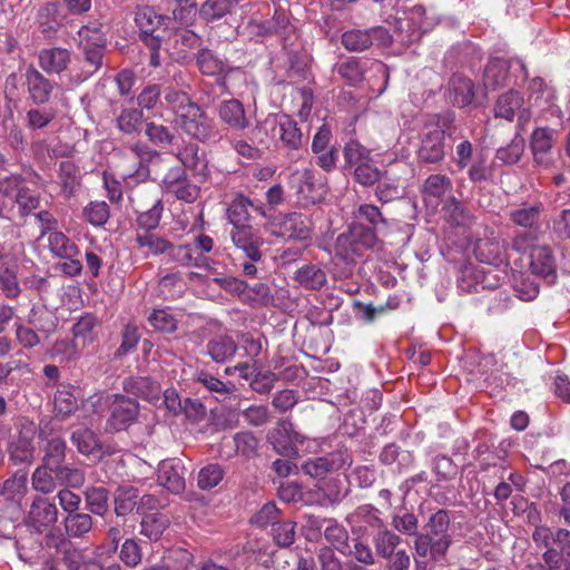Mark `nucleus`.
Wrapping results in <instances>:
<instances>
[{
	"label": "nucleus",
	"instance_id": "nucleus-1",
	"mask_svg": "<svg viewBox=\"0 0 570 570\" xmlns=\"http://www.w3.org/2000/svg\"><path fill=\"white\" fill-rule=\"evenodd\" d=\"M379 238L372 229H366L365 225L356 223L351 225L347 232L337 236L334 254L336 258L351 265L363 255L364 250L374 248Z\"/></svg>",
	"mask_w": 570,
	"mask_h": 570
},
{
	"label": "nucleus",
	"instance_id": "nucleus-2",
	"mask_svg": "<svg viewBox=\"0 0 570 570\" xmlns=\"http://www.w3.org/2000/svg\"><path fill=\"white\" fill-rule=\"evenodd\" d=\"M158 153L142 141L128 144L122 148V178L128 185L146 181L150 176L149 164Z\"/></svg>",
	"mask_w": 570,
	"mask_h": 570
},
{
	"label": "nucleus",
	"instance_id": "nucleus-3",
	"mask_svg": "<svg viewBox=\"0 0 570 570\" xmlns=\"http://www.w3.org/2000/svg\"><path fill=\"white\" fill-rule=\"evenodd\" d=\"M177 124L186 135L202 142H218L222 139L217 125L196 102L181 114Z\"/></svg>",
	"mask_w": 570,
	"mask_h": 570
},
{
	"label": "nucleus",
	"instance_id": "nucleus-4",
	"mask_svg": "<svg viewBox=\"0 0 570 570\" xmlns=\"http://www.w3.org/2000/svg\"><path fill=\"white\" fill-rule=\"evenodd\" d=\"M135 240L140 249L144 250L145 256H159L165 255L167 263H188L190 255L188 248L178 247L167 238L151 233V230L140 232L137 230Z\"/></svg>",
	"mask_w": 570,
	"mask_h": 570
},
{
	"label": "nucleus",
	"instance_id": "nucleus-5",
	"mask_svg": "<svg viewBox=\"0 0 570 570\" xmlns=\"http://www.w3.org/2000/svg\"><path fill=\"white\" fill-rule=\"evenodd\" d=\"M268 208L261 200H253L242 193L234 195L226 209V218L233 229L253 227L250 210L261 217H268Z\"/></svg>",
	"mask_w": 570,
	"mask_h": 570
},
{
	"label": "nucleus",
	"instance_id": "nucleus-6",
	"mask_svg": "<svg viewBox=\"0 0 570 570\" xmlns=\"http://www.w3.org/2000/svg\"><path fill=\"white\" fill-rule=\"evenodd\" d=\"M267 441L278 454L293 459L298 456L296 444L304 443L305 436L294 430L292 422L281 420L268 431Z\"/></svg>",
	"mask_w": 570,
	"mask_h": 570
},
{
	"label": "nucleus",
	"instance_id": "nucleus-7",
	"mask_svg": "<svg viewBox=\"0 0 570 570\" xmlns=\"http://www.w3.org/2000/svg\"><path fill=\"white\" fill-rule=\"evenodd\" d=\"M291 187L295 190L298 200L304 206L316 204L326 195L325 185L316 179L314 170L309 168L293 173Z\"/></svg>",
	"mask_w": 570,
	"mask_h": 570
},
{
	"label": "nucleus",
	"instance_id": "nucleus-8",
	"mask_svg": "<svg viewBox=\"0 0 570 570\" xmlns=\"http://www.w3.org/2000/svg\"><path fill=\"white\" fill-rule=\"evenodd\" d=\"M509 217L515 225L532 229L538 224L540 208L535 205L523 206L510 210ZM535 238V230L519 233L512 240V247L517 252H525Z\"/></svg>",
	"mask_w": 570,
	"mask_h": 570
},
{
	"label": "nucleus",
	"instance_id": "nucleus-9",
	"mask_svg": "<svg viewBox=\"0 0 570 570\" xmlns=\"http://www.w3.org/2000/svg\"><path fill=\"white\" fill-rule=\"evenodd\" d=\"M56 504L45 497H36L26 517V525L33 532L43 533L58 521Z\"/></svg>",
	"mask_w": 570,
	"mask_h": 570
},
{
	"label": "nucleus",
	"instance_id": "nucleus-10",
	"mask_svg": "<svg viewBox=\"0 0 570 570\" xmlns=\"http://www.w3.org/2000/svg\"><path fill=\"white\" fill-rule=\"evenodd\" d=\"M138 413L139 404L136 400L116 394L110 407L106 431L114 433L126 430L137 420Z\"/></svg>",
	"mask_w": 570,
	"mask_h": 570
},
{
	"label": "nucleus",
	"instance_id": "nucleus-11",
	"mask_svg": "<svg viewBox=\"0 0 570 570\" xmlns=\"http://www.w3.org/2000/svg\"><path fill=\"white\" fill-rule=\"evenodd\" d=\"M421 164H440L445 158V130L432 127L422 132L421 144L416 151Z\"/></svg>",
	"mask_w": 570,
	"mask_h": 570
},
{
	"label": "nucleus",
	"instance_id": "nucleus-12",
	"mask_svg": "<svg viewBox=\"0 0 570 570\" xmlns=\"http://www.w3.org/2000/svg\"><path fill=\"white\" fill-rule=\"evenodd\" d=\"M161 186L167 194L188 204L196 202L199 197V187L188 179L185 170L180 167L168 170Z\"/></svg>",
	"mask_w": 570,
	"mask_h": 570
},
{
	"label": "nucleus",
	"instance_id": "nucleus-13",
	"mask_svg": "<svg viewBox=\"0 0 570 570\" xmlns=\"http://www.w3.org/2000/svg\"><path fill=\"white\" fill-rule=\"evenodd\" d=\"M271 125L274 138H278L283 146L289 150H298L303 146V134L297 122L287 115H281L266 120Z\"/></svg>",
	"mask_w": 570,
	"mask_h": 570
},
{
	"label": "nucleus",
	"instance_id": "nucleus-14",
	"mask_svg": "<svg viewBox=\"0 0 570 570\" xmlns=\"http://www.w3.org/2000/svg\"><path fill=\"white\" fill-rule=\"evenodd\" d=\"M186 469L179 459L164 460L157 472L158 483L171 493L178 494L185 490Z\"/></svg>",
	"mask_w": 570,
	"mask_h": 570
},
{
	"label": "nucleus",
	"instance_id": "nucleus-15",
	"mask_svg": "<svg viewBox=\"0 0 570 570\" xmlns=\"http://www.w3.org/2000/svg\"><path fill=\"white\" fill-rule=\"evenodd\" d=\"M135 21L140 30L141 40L146 46H158V40H161L159 30L163 26L164 18L156 13L150 7H144L136 12Z\"/></svg>",
	"mask_w": 570,
	"mask_h": 570
},
{
	"label": "nucleus",
	"instance_id": "nucleus-16",
	"mask_svg": "<svg viewBox=\"0 0 570 570\" xmlns=\"http://www.w3.org/2000/svg\"><path fill=\"white\" fill-rule=\"evenodd\" d=\"M230 238L235 247L242 250L246 258L262 262L261 246L263 245V238L257 230L253 227L232 229Z\"/></svg>",
	"mask_w": 570,
	"mask_h": 570
},
{
	"label": "nucleus",
	"instance_id": "nucleus-17",
	"mask_svg": "<svg viewBox=\"0 0 570 570\" xmlns=\"http://www.w3.org/2000/svg\"><path fill=\"white\" fill-rule=\"evenodd\" d=\"M491 236L478 239L474 255L481 263L499 266L507 262L504 243L491 230Z\"/></svg>",
	"mask_w": 570,
	"mask_h": 570
},
{
	"label": "nucleus",
	"instance_id": "nucleus-18",
	"mask_svg": "<svg viewBox=\"0 0 570 570\" xmlns=\"http://www.w3.org/2000/svg\"><path fill=\"white\" fill-rule=\"evenodd\" d=\"M523 71L524 77H528L525 66L519 59L513 60ZM512 61L502 58L491 59L484 68L483 85L489 90H497L507 85L509 69Z\"/></svg>",
	"mask_w": 570,
	"mask_h": 570
},
{
	"label": "nucleus",
	"instance_id": "nucleus-19",
	"mask_svg": "<svg viewBox=\"0 0 570 570\" xmlns=\"http://www.w3.org/2000/svg\"><path fill=\"white\" fill-rule=\"evenodd\" d=\"M24 85L27 86L29 98L36 105H43L50 100L53 83L33 66H29L26 69Z\"/></svg>",
	"mask_w": 570,
	"mask_h": 570
},
{
	"label": "nucleus",
	"instance_id": "nucleus-20",
	"mask_svg": "<svg viewBox=\"0 0 570 570\" xmlns=\"http://www.w3.org/2000/svg\"><path fill=\"white\" fill-rule=\"evenodd\" d=\"M532 539L537 546L554 544L561 554L570 559V531L568 529L538 525L532 533Z\"/></svg>",
	"mask_w": 570,
	"mask_h": 570
},
{
	"label": "nucleus",
	"instance_id": "nucleus-21",
	"mask_svg": "<svg viewBox=\"0 0 570 570\" xmlns=\"http://www.w3.org/2000/svg\"><path fill=\"white\" fill-rule=\"evenodd\" d=\"M124 391L156 404L161 399L160 385L146 376L128 377L122 383Z\"/></svg>",
	"mask_w": 570,
	"mask_h": 570
},
{
	"label": "nucleus",
	"instance_id": "nucleus-22",
	"mask_svg": "<svg viewBox=\"0 0 570 570\" xmlns=\"http://www.w3.org/2000/svg\"><path fill=\"white\" fill-rule=\"evenodd\" d=\"M523 102V97L519 91L510 90L498 98L494 115L495 117L511 121L515 112L520 111L519 119L527 121L530 115L527 109H521Z\"/></svg>",
	"mask_w": 570,
	"mask_h": 570
},
{
	"label": "nucleus",
	"instance_id": "nucleus-23",
	"mask_svg": "<svg viewBox=\"0 0 570 570\" xmlns=\"http://www.w3.org/2000/svg\"><path fill=\"white\" fill-rule=\"evenodd\" d=\"M344 463L341 453H330L325 456L308 459L303 463L302 470L312 478H324L327 473L340 470Z\"/></svg>",
	"mask_w": 570,
	"mask_h": 570
},
{
	"label": "nucleus",
	"instance_id": "nucleus-24",
	"mask_svg": "<svg viewBox=\"0 0 570 570\" xmlns=\"http://www.w3.org/2000/svg\"><path fill=\"white\" fill-rule=\"evenodd\" d=\"M178 247L188 248L190 259L188 263H178L185 267H207L209 265L206 254L210 253L214 248V240L210 236L200 234L195 237L193 244H178Z\"/></svg>",
	"mask_w": 570,
	"mask_h": 570
},
{
	"label": "nucleus",
	"instance_id": "nucleus-25",
	"mask_svg": "<svg viewBox=\"0 0 570 570\" xmlns=\"http://www.w3.org/2000/svg\"><path fill=\"white\" fill-rule=\"evenodd\" d=\"M70 62V52L60 47L42 49L38 53L39 67L47 73H61Z\"/></svg>",
	"mask_w": 570,
	"mask_h": 570
},
{
	"label": "nucleus",
	"instance_id": "nucleus-26",
	"mask_svg": "<svg viewBox=\"0 0 570 570\" xmlns=\"http://www.w3.org/2000/svg\"><path fill=\"white\" fill-rule=\"evenodd\" d=\"M530 269L533 274L549 277L556 273V259L549 246L534 245L530 247Z\"/></svg>",
	"mask_w": 570,
	"mask_h": 570
},
{
	"label": "nucleus",
	"instance_id": "nucleus-27",
	"mask_svg": "<svg viewBox=\"0 0 570 570\" xmlns=\"http://www.w3.org/2000/svg\"><path fill=\"white\" fill-rule=\"evenodd\" d=\"M195 381L214 394L215 399L219 402L235 397L236 386L234 383L223 382L207 371H198L195 374Z\"/></svg>",
	"mask_w": 570,
	"mask_h": 570
},
{
	"label": "nucleus",
	"instance_id": "nucleus-28",
	"mask_svg": "<svg viewBox=\"0 0 570 570\" xmlns=\"http://www.w3.org/2000/svg\"><path fill=\"white\" fill-rule=\"evenodd\" d=\"M220 120L236 130H243L249 126L243 104L237 99H228L220 102L218 108Z\"/></svg>",
	"mask_w": 570,
	"mask_h": 570
},
{
	"label": "nucleus",
	"instance_id": "nucleus-29",
	"mask_svg": "<svg viewBox=\"0 0 570 570\" xmlns=\"http://www.w3.org/2000/svg\"><path fill=\"white\" fill-rule=\"evenodd\" d=\"M451 544V539H434L431 534H416V540L414 542V549L419 557H428L438 561L441 560L449 547Z\"/></svg>",
	"mask_w": 570,
	"mask_h": 570
},
{
	"label": "nucleus",
	"instance_id": "nucleus-30",
	"mask_svg": "<svg viewBox=\"0 0 570 570\" xmlns=\"http://www.w3.org/2000/svg\"><path fill=\"white\" fill-rule=\"evenodd\" d=\"M81 174L79 167L71 160H63L59 164L58 169V184L60 186L61 195L65 198H70L76 194L80 186Z\"/></svg>",
	"mask_w": 570,
	"mask_h": 570
},
{
	"label": "nucleus",
	"instance_id": "nucleus-31",
	"mask_svg": "<svg viewBox=\"0 0 570 570\" xmlns=\"http://www.w3.org/2000/svg\"><path fill=\"white\" fill-rule=\"evenodd\" d=\"M238 344L228 335H216L206 344V354L215 363L229 361L237 352Z\"/></svg>",
	"mask_w": 570,
	"mask_h": 570
},
{
	"label": "nucleus",
	"instance_id": "nucleus-32",
	"mask_svg": "<svg viewBox=\"0 0 570 570\" xmlns=\"http://www.w3.org/2000/svg\"><path fill=\"white\" fill-rule=\"evenodd\" d=\"M553 146L552 130L549 128H537L531 136V151L538 165L549 166V151Z\"/></svg>",
	"mask_w": 570,
	"mask_h": 570
},
{
	"label": "nucleus",
	"instance_id": "nucleus-33",
	"mask_svg": "<svg viewBox=\"0 0 570 570\" xmlns=\"http://www.w3.org/2000/svg\"><path fill=\"white\" fill-rule=\"evenodd\" d=\"M79 391L72 385H61L55 394V413L65 420L78 409Z\"/></svg>",
	"mask_w": 570,
	"mask_h": 570
},
{
	"label": "nucleus",
	"instance_id": "nucleus-34",
	"mask_svg": "<svg viewBox=\"0 0 570 570\" xmlns=\"http://www.w3.org/2000/svg\"><path fill=\"white\" fill-rule=\"evenodd\" d=\"M27 322L46 337L51 335L58 325L56 315L45 305H33Z\"/></svg>",
	"mask_w": 570,
	"mask_h": 570
},
{
	"label": "nucleus",
	"instance_id": "nucleus-35",
	"mask_svg": "<svg viewBox=\"0 0 570 570\" xmlns=\"http://www.w3.org/2000/svg\"><path fill=\"white\" fill-rule=\"evenodd\" d=\"M347 523L352 528V532H356V528H362L365 524L370 528L381 529L383 528V521L380 518V511L371 504H364L356 508L346 518Z\"/></svg>",
	"mask_w": 570,
	"mask_h": 570
},
{
	"label": "nucleus",
	"instance_id": "nucleus-36",
	"mask_svg": "<svg viewBox=\"0 0 570 570\" xmlns=\"http://www.w3.org/2000/svg\"><path fill=\"white\" fill-rule=\"evenodd\" d=\"M295 279L307 289L317 291L327 283V275L323 267L315 264H306L295 273Z\"/></svg>",
	"mask_w": 570,
	"mask_h": 570
},
{
	"label": "nucleus",
	"instance_id": "nucleus-37",
	"mask_svg": "<svg viewBox=\"0 0 570 570\" xmlns=\"http://www.w3.org/2000/svg\"><path fill=\"white\" fill-rule=\"evenodd\" d=\"M94 527V519L89 513L77 512L63 519L65 533L69 539H83Z\"/></svg>",
	"mask_w": 570,
	"mask_h": 570
},
{
	"label": "nucleus",
	"instance_id": "nucleus-38",
	"mask_svg": "<svg viewBox=\"0 0 570 570\" xmlns=\"http://www.w3.org/2000/svg\"><path fill=\"white\" fill-rule=\"evenodd\" d=\"M48 247L58 258H72L79 255L78 246L63 233L53 230L48 236Z\"/></svg>",
	"mask_w": 570,
	"mask_h": 570
},
{
	"label": "nucleus",
	"instance_id": "nucleus-39",
	"mask_svg": "<svg viewBox=\"0 0 570 570\" xmlns=\"http://www.w3.org/2000/svg\"><path fill=\"white\" fill-rule=\"evenodd\" d=\"M450 95L454 105L469 106L474 99V86L468 78L453 76L450 81Z\"/></svg>",
	"mask_w": 570,
	"mask_h": 570
},
{
	"label": "nucleus",
	"instance_id": "nucleus-40",
	"mask_svg": "<svg viewBox=\"0 0 570 570\" xmlns=\"http://www.w3.org/2000/svg\"><path fill=\"white\" fill-rule=\"evenodd\" d=\"M453 187L452 180L442 174L430 175L421 187L424 199H441Z\"/></svg>",
	"mask_w": 570,
	"mask_h": 570
},
{
	"label": "nucleus",
	"instance_id": "nucleus-41",
	"mask_svg": "<svg viewBox=\"0 0 570 570\" xmlns=\"http://www.w3.org/2000/svg\"><path fill=\"white\" fill-rule=\"evenodd\" d=\"M59 6L55 2L45 3L37 13V21L41 33L50 39L58 30Z\"/></svg>",
	"mask_w": 570,
	"mask_h": 570
},
{
	"label": "nucleus",
	"instance_id": "nucleus-42",
	"mask_svg": "<svg viewBox=\"0 0 570 570\" xmlns=\"http://www.w3.org/2000/svg\"><path fill=\"white\" fill-rule=\"evenodd\" d=\"M35 429H26L24 433L21 432L17 441H13L10 445V456L16 462H28L33 456V440Z\"/></svg>",
	"mask_w": 570,
	"mask_h": 570
},
{
	"label": "nucleus",
	"instance_id": "nucleus-43",
	"mask_svg": "<svg viewBox=\"0 0 570 570\" xmlns=\"http://www.w3.org/2000/svg\"><path fill=\"white\" fill-rule=\"evenodd\" d=\"M71 443L83 455H90L101 449L99 439L96 433L85 426H79L72 431L70 436Z\"/></svg>",
	"mask_w": 570,
	"mask_h": 570
},
{
	"label": "nucleus",
	"instance_id": "nucleus-44",
	"mask_svg": "<svg viewBox=\"0 0 570 570\" xmlns=\"http://www.w3.org/2000/svg\"><path fill=\"white\" fill-rule=\"evenodd\" d=\"M87 509L96 515L104 517L108 511L109 491L104 487H88L85 492Z\"/></svg>",
	"mask_w": 570,
	"mask_h": 570
},
{
	"label": "nucleus",
	"instance_id": "nucleus-45",
	"mask_svg": "<svg viewBox=\"0 0 570 570\" xmlns=\"http://www.w3.org/2000/svg\"><path fill=\"white\" fill-rule=\"evenodd\" d=\"M142 111L137 108H124L116 116V127L125 135H134L140 132L142 128Z\"/></svg>",
	"mask_w": 570,
	"mask_h": 570
},
{
	"label": "nucleus",
	"instance_id": "nucleus-46",
	"mask_svg": "<svg viewBox=\"0 0 570 570\" xmlns=\"http://www.w3.org/2000/svg\"><path fill=\"white\" fill-rule=\"evenodd\" d=\"M169 525L168 518L163 513H150L142 517L140 533L150 541H157Z\"/></svg>",
	"mask_w": 570,
	"mask_h": 570
},
{
	"label": "nucleus",
	"instance_id": "nucleus-47",
	"mask_svg": "<svg viewBox=\"0 0 570 570\" xmlns=\"http://www.w3.org/2000/svg\"><path fill=\"white\" fill-rule=\"evenodd\" d=\"M138 490L129 487H118L114 493L115 513L118 517L129 514L136 507Z\"/></svg>",
	"mask_w": 570,
	"mask_h": 570
},
{
	"label": "nucleus",
	"instance_id": "nucleus-48",
	"mask_svg": "<svg viewBox=\"0 0 570 570\" xmlns=\"http://www.w3.org/2000/svg\"><path fill=\"white\" fill-rule=\"evenodd\" d=\"M196 60L200 72L206 76H220L227 70L225 61L209 49L199 50Z\"/></svg>",
	"mask_w": 570,
	"mask_h": 570
},
{
	"label": "nucleus",
	"instance_id": "nucleus-49",
	"mask_svg": "<svg viewBox=\"0 0 570 570\" xmlns=\"http://www.w3.org/2000/svg\"><path fill=\"white\" fill-rule=\"evenodd\" d=\"M525 140L520 134H515V136L511 139V141L504 146L500 147L495 153V159L499 160L503 165H513L517 164L521 156L524 153Z\"/></svg>",
	"mask_w": 570,
	"mask_h": 570
},
{
	"label": "nucleus",
	"instance_id": "nucleus-50",
	"mask_svg": "<svg viewBox=\"0 0 570 570\" xmlns=\"http://www.w3.org/2000/svg\"><path fill=\"white\" fill-rule=\"evenodd\" d=\"M401 543V538L391 530L381 528L373 538L376 553L384 558H391L395 548Z\"/></svg>",
	"mask_w": 570,
	"mask_h": 570
},
{
	"label": "nucleus",
	"instance_id": "nucleus-51",
	"mask_svg": "<svg viewBox=\"0 0 570 570\" xmlns=\"http://www.w3.org/2000/svg\"><path fill=\"white\" fill-rule=\"evenodd\" d=\"M345 166L353 169L372 160V151L357 140H350L344 146Z\"/></svg>",
	"mask_w": 570,
	"mask_h": 570
},
{
	"label": "nucleus",
	"instance_id": "nucleus-52",
	"mask_svg": "<svg viewBox=\"0 0 570 570\" xmlns=\"http://www.w3.org/2000/svg\"><path fill=\"white\" fill-rule=\"evenodd\" d=\"M283 235L288 238L306 239L309 236V227L305 217L299 213H291L283 222Z\"/></svg>",
	"mask_w": 570,
	"mask_h": 570
},
{
	"label": "nucleus",
	"instance_id": "nucleus-53",
	"mask_svg": "<svg viewBox=\"0 0 570 570\" xmlns=\"http://www.w3.org/2000/svg\"><path fill=\"white\" fill-rule=\"evenodd\" d=\"M66 450L67 444L63 439L58 436L50 439L45 448L43 464L51 466V470L59 468L66 459Z\"/></svg>",
	"mask_w": 570,
	"mask_h": 570
},
{
	"label": "nucleus",
	"instance_id": "nucleus-54",
	"mask_svg": "<svg viewBox=\"0 0 570 570\" xmlns=\"http://www.w3.org/2000/svg\"><path fill=\"white\" fill-rule=\"evenodd\" d=\"M31 480L33 489L43 494L53 492L58 482L51 466H47V464L43 463L35 470Z\"/></svg>",
	"mask_w": 570,
	"mask_h": 570
},
{
	"label": "nucleus",
	"instance_id": "nucleus-55",
	"mask_svg": "<svg viewBox=\"0 0 570 570\" xmlns=\"http://www.w3.org/2000/svg\"><path fill=\"white\" fill-rule=\"evenodd\" d=\"M356 217L360 219H364L370 224V226H365L366 229H372L374 235L377 236V233L387 227V223L383 217L381 210L377 206L371 204H363L357 208Z\"/></svg>",
	"mask_w": 570,
	"mask_h": 570
},
{
	"label": "nucleus",
	"instance_id": "nucleus-56",
	"mask_svg": "<svg viewBox=\"0 0 570 570\" xmlns=\"http://www.w3.org/2000/svg\"><path fill=\"white\" fill-rule=\"evenodd\" d=\"M98 325V318L91 313H86L77 320L71 332L75 338H81L83 343H91L95 340L94 330Z\"/></svg>",
	"mask_w": 570,
	"mask_h": 570
},
{
	"label": "nucleus",
	"instance_id": "nucleus-57",
	"mask_svg": "<svg viewBox=\"0 0 570 570\" xmlns=\"http://www.w3.org/2000/svg\"><path fill=\"white\" fill-rule=\"evenodd\" d=\"M164 212L163 200L157 198L151 207L141 212L137 217V226L141 232L154 230L159 226L161 215Z\"/></svg>",
	"mask_w": 570,
	"mask_h": 570
},
{
	"label": "nucleus",
	"instance_id": "nucleus-58",
	"mask_svg": "<svg viewBox=\"0 0 570 570\" xmlns=\"http://www.w3.org/2000/svg\"><path fill=\"white\" fill-rule=\"evenodd\" d=\"M164 99L167 106L174 111L177 119L181 116V114L189 109V106L195 104L187 92L176 90L174 88H167L165 90Z\"/></svg>",
	"mask_w": 570,
	"mask_h": 570
},
{
	"label": "nucleus",
	"instance_id": "nucleus-59",
	"mask_svg": "<svg viewBox=\"0 0 570 570\" xmlns=\"http://www.w3.org/2000/svg\"><path fill=\"white\" fill-rule=\"evenodd\" d=\"M444 208L449 219L456 225L469 226L474 222V216L454 196L446 199Z\"/></svg>",
	"mask_w": 570,
	"mask_h": 570
},
{
	"label": "nucleus",
	"instance_id": "nucleus-60",
	"mask_svg": "<svg viewBox=\"0 0 570 570\" xmlns=\"http://www.w3.org/2000/svg\"><path fill=\"white\" fill-rule=\"evenodd\" d=\"M145 134L151 144L163 148L171 145L175 139L169 127L153 121L146 124Z\"/></svg>",
	"mask_w": 570,
	"mask_h": 570
},
{
	"label": "nucleus",
	"instance_id": "nucleus-61",
	"mask_svg": "<svg viewBox=\"0 0 570 570\" xmlns=\"http://www.w3.org/2000/svg\"><path fill=\"white\" fill-rule=\"evenodd\" d=\"M352 170L355 181L364 187L375 185L383 177V173L374 165L373 159L353 168Z\"/></svg>",
	"mask_w": 570,
	"mask_h": 570
},
{
	"label": "nucleus",
	"instance_id": "nucleus-62",
	"mask_svg": "<svg viewBox=\"0 0 570 570\" xmlns=\"http://www.w3.org/2000/svg\"><path fill=\"white\" fill-rule=\"evenodd\" d=\"M237 0H207L200 8V14L209 21L220 19L229 13Z\"/></svg>",
	"mask_w": 570,
	"mask_h": 570
},
{
	"label": "nucleus",
	"instance_id": "nucleus-63",
	"mask_svg": "<svg viewBox=\"0 0 570 570\" xmlns=\"http://www.w3.org/2000/svg\"><path fill=\"white\" fill-rule=\"evenodd\" d=\"M342 43L348 51H363L371 47L366 30L352 29L342 35Z\"/></svg>",
	"mask_w": 570,
	"mask_h": 570
},
{
	"label": "nucleus",
	"instance_id": "nucleus-64",
	"mask_svg": "<svg viewBox=\"0 0 570 570\" xmlns=\"http://www.w3.org/2000/svg\"><path fill=\"white\" fill-rule=\"evenodd\" d=\"M278 570H314L315 562L312 557L287 553L277 564Z\"/></svg>",
	"mask_w": 570,
	"mask_h": 570
}]
</instances>
